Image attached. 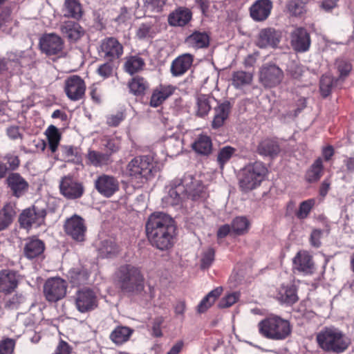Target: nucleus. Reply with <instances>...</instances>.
<instances>
[{
    "label": "nucleus",
    "instance_id": "obj_31",
    "mask_svg": "<svg viewBox=\"0 0 354 354\" xmlns=\"http://www.w3.org/2000/svg\"><path fill=\"white\" fill-rule=\"evenodd\" d=\"M44 250V243L38 239H28L26 240L24 252V255L28 259H34L41 254Z\"/></svg>",
    "mask_w": 354,
    "mask_h": 354
},
{
    "label": "nucleus",
    "instance_id": "obj_35",
    "mask_svg": "<svg viewBox=\"0 0 354 354\" xmlns=\"http://www.w3.org/2000/svg\"><path fill=\"white\" fill-rule=\"evenodd\" d=\"M277 299L281 303L288 304L295 303L298 299L295 288L293 286H281L277 294Z\"/></svg>",
    "mask_w": 354,
    "mask_h": 354
},
{
    "label": "nucleus",
    "instance_id": "obj_28",
    "mask_svg": "<svg viewBox=\"0 0 354 354\" xmlns=\"http://www.w3.org/2000/svg\"><path fill=\"white\" fill-rule=\"evenodd\" d=\"M18 280L16 273L10 270L0 272V292H10L17 286Z\"/></svg>",
    "mask_w": 354,
    "mask_h": 354
},
{
    "label": "nucleus",
    "instance_id": "obj_38",
    "mask_svg": "<svg viewBox=\"0 0 354 354\" xmlns=\"http://www.w3.org/2000/svg\"><path fill=\"white\" fill-rule=\"evenodd\" d=\"M212 98L206 95H198L196 98L195 111L198 117H204L211 110Z\"/></svg>",
    "mask_w": 354,
    "mask_h": 354
},
{
    "label": "nucleus",
    "instance_id": "obj_21",
    "mask_svg": "<svg viewBox=\"0 0 354 354\" xmlns=\"http://www.w3.org/2000/svg\"><path fill=\"white\" fill-rule=\"evenodd\" d=\"M281 39V33L272 28L262 29L257 40V46L260 48H276Z\"/></svg>",
    "mask_w": 354,
    "mask_h": 354
},
{
    "label": "nucleus",
    "instance_id": "obj_1",
    "mask_svg": "<svg viewBox=\"0 0 354 354\" xmlns=\"http://www.w3.org/2000/svg\"><path fill=\"white\" fill-rule=\"evenodd\" d=\"M176 227L168 214L157 212L151 214L146 223V232L151 244L160 250H167L174 243Z\"/></svg>",
    "mask_w": 354,
    "mask_h": 354
},
{
    "label": "nucleus",
    "instance_id": "obj_16",
    "mask_svg": "<svg viewBox=\"0 0 354 354\" xmlns=\"http://www.w3.org/2000/svg\"><path fill=\"white\" fill-rule=\"evenodd\" d=\"M283 77V71L276 65H265L260 71V82L267 87L278 85Z\"/></svg>",
    "mask_w": 354,
    "mask_h": 354
},
{
    "label": "nucleus",
    "instance_id": "obj_55",
    "mask_svg": "<svg viewBox=\"0 0 354 354\" xmlns=\"http://www.w3.org/2000/svg\"><path fill=\"white\" fill-rule=\"evenodd\" d=\"M70 274L71 282L74 285H81L86 283L89 277L88 272L85 270L78 272L74 270L70 272Z\"/></svg>",
    "mask_w": 354,
    "mask_h": 354
},
{
    "label": "nucleus",
    "instance_id": "obj_11",
    "mask_svg": "<svg viewBox=\"0 0 354 354\" xmlns=\"http://www.w3.org/2000/svg\"><path fill=\"white\" fill-rule=\"evenodd\" d=\"M60 193L68 199L80 198L84 192L82 183L75 179L72 176L62 177L59 182Z\"/></svg>",
    "mask_w": 354,
    "mask_h": 354
},
{
    "label": "nucleus",
    "instance_id": "obj_13",
    "mask_svg": "<svg viewBox=\"0 0 354 354\" xmlns=\"http://www.w3.org/2000/svg\"><path fill=\"white\" fill-rule=\"evenodd\" d=\"M86 91V84L83 79L78 75H71L64 82V92L71 101L82 100Z\"/></svg>",
    "mask_w": 354,
    "mask_h": 354
},
{
    "label": "nucleus",
    "instance_id": "obj_45",
    "mask_svg": "<svg viewBox=\"0 0 354 354\" xmlns=\"http://www.w3.org/2000/svg\"><path fill=\"white\" fill-rule=\"evenodd\" d=\"M45 134L47 137L50 151L53 153L55 152L61 140V135L58 129L54 125H50L46 130Z\"/></svg>",
    "mask_w": 354,
    "mask_h": 354
},
{
    "label": "nucleus",
    "instance_id": "obj_51",
    "mask_svg": "<svg viewBox=\"0 0 354 354\" xmlns=\"http://www.w3.org/2000/svg\"><path fill=\"white\" fill-rule=\"evenodd\" d=\"M236 149L230 146H225L221 148L217 156V161L221 169L226 162H227L232 156L235 153Z\"/></svg>",
    "mask_w": 354,
    "mask_h": 354
},
{
    "label": "nucleus",
    "instance_id": "obj_26",
    "mask_svg": "<svg viewBox=\"0 0 354 354\" xmlns=\"http://www.w3.org/2000/svg\"><path fill=\"white\" fill-rule=\"evenodd\" d=\"M294 268L305 274L313 272V263L310 255L305 251L299 252L293 259Z\"/></svg>",
    "mask_w": 354,
    "mask_h": 354
},
{
    "label": "nucleus",
    "instance_id": "obj_24",
    "mask_svg": "<svg viewBox=\"0 0 354 354\" xmlns=\"http://www.w3.org/2000/svg\"><path fill=\"white\" fill-rule=\"evenodd\" d=\"M192 12L187 8L179 7L168 16V23L171 26H184L192 19Z\"/></svg>",
    "mask_w": 354,
    "mask_h": 354
},
{
    "label": "nucleus",
    "instance_id": "obj_57",
    "mask_svg": "<svg viewBox=\"0 0 354 354\" xmlns=\"http://www.w3.org/2000/svg\"><path fill=\"white\" fill-rule=\"evenodd\" d=\"M25 301V297L21 294H17L10 298L4 300L3 305L5 308L14 309L17 308L19 305Z\"/></svg>",
    "mask_w": 354,
    "mask_h": 354
},
{
    "label": "nucleus",
    "instance_id": "obj_23",
    "mask_svg": "<svg viewBox=\"0 0 354 354\" xmlns=\"http://www.w3.org/2000/svg\"><path fill=\"white\" fill-rule=\"evenodd\" d=\"M176 87L170 84H160L153 89L150 105L152 107H158L162 104L175 91Z\"/></svg>",
    "mask_w": 354,
    "mask_h": 354
},
{
    "label": "nucleus",
    "instance_id": "obj_56",
    "mask_svg": "<svg viewBox=\"0 0 354 354\" xmlns=\"http://www.w3.org/2000/svg\"><path fill=\"white\" fill-rule=\"evenodd\" d=\"M215 252L213 248H209L205 250L201 256V268L206 269L211 266L214 261Z\"/></svg>",
    "mask_w": 354,
    "mask_h": 354
},
{
    "label": "nucleus",
    "instance_id": "obj_62",
    "mask_svg": "<svg viewBox=\"0 0 354 354\" xmlns=\"http://www.w3.org/2000/svg\"><path fill=\"white\" fill-rule=\"evenodd\" d=\"M15 346L13 339L6 338L0 344V354H12Z\"/></svg>",
    "mask_w": 354,
    "mask_h": 354
},
{
    "label": "nucleus",
    "instance_id": "obj_27",
    "mask_svg": "<svg viewBox=\"0 0 354 354\" xmlns=\"http://www.w3.org/2000/svg\"><path fill=\"white\" fill-rule=\"evenodd\" d=\"M193 57L190 54H184L178 57L171 64V72L174 76L184 74L192 66Z\"/></svg>",
    "mask_w": 354,
    "mask_h": 354
},
{
    "label": "nucleus",
    "instance_id": "obj_60",
    "mask_svg": "<svg viewBox=\"0 0 354 354\" xmlns=\"http://www.w3.org/2000/svg\"><path fill=\"white\" fill-rule=\"evenodd\" d=\"M336 66L339 73V78L342 79L348 76L352 68L351 64L343 59L337 60Z\"/></svg>",
    "mask_w": 354,
    "mask_h": 354
},
{
    "label": "nucleus",
    "instance_id": "obj_18",
    "mask_svg": "<svg viewBox=\"0 0 354 354\" xmlns=\"http://www.w3.org/2000/svg\"><path fill=\"white\" fill-rule=\"evenodd\" d=\"M272 8L271 0H256L250 8V17L254 21H264L270 15Z\"/></svg>",
    "mask_w": 354,
    "mask_h": 354
},
{
    "label": "nucleus",
    "instance_id": "obj_36",
    "mask_svg": "<svg viewBox=\"0 0 354 354\" xmlns=\"http://www.w3.org/2000/svg\"><path fill=\"white\" fill-rule=\"evenodd\" d=\"M89 163L95 167H103L111 162V154L90 150L87 153Z\"/></svg>",
    "mask_w": 354,
    "mask_h": 354
},
{
    "label": "nucleus",
    "instance_id": "obj_7",
    "mask_svg": "<svg viewBox=\"0 0 354 354\" xmlns=\"http://www.w3.org/2000/svg\"><path fill=\"white\" fill-rule=\"evenodd\" d=\"M180 185L184 187V193L187 198L192 201H203L207 197V193L201 181L191 174H186L178 179Z\"/></svg>",
    "mask_w": 354,
    "mask_h": 354
},
{
    "label": "nucleus",
    "instance_id": "obj_58",
    "mask_svg": "<svg viewBox=\"0 0 354 354\" xmlns=\"http://www.w3.org/2000/svg\"><path fill=\"white\" fill-rule=\"evenodd\" d=\"M239 298V292H232L224 297L218 303L221 308H228L235 304Z\"/></svg>",
    "mask_w": 354,
    "mask_h": 354
},
{
    "label": "nucleus",
    "instance_id": "obj_20",
    "mask_svg": "<svg viewBox=\"0 0 354 354\" xmlns=\"http://www.w3.org/2000/svg\"><path fill=\"white\" fill-rule=\"evenodd\" d=\"M100 53L105 58L116 59L122 55L123 47L116 39L109 37L102 41Z\"/></svg>",
    "mask_w": 354,
    "mask_h": 354
},
{
    "label": "nucleus",
    "instance_id": "obj_49",
    "mask_svg": "<svg viewBox=\"0 0 354 354\" xmlns=\"http://www.w3.org/2000/svg\"><path fill=\"white\" fill-rule=\"evenodd\" d=\"M156 34V28L153 22L142 23L138 28L136 35L140 39H150Z\"/></svg>",
    "mask_w": 354,
    "mask_h": 354
},
{
    "label": "nucleus",
    "instance_id": "obj_25",
    "mask_svg": "<svg viewBox=\"0 0 354 354\" xmlns=\"http://www.w3.org/2000/svg\"><path fill=\"white\" fill-rule=\"evenodd\" d=\"M60 31L71 41H76L80 39L84 33L83 28L79 24L68 21L62 23L60 26Z\"/></svg>",
    "mask_w": 354,
    "mask_h": 354
},
{
    "label": "nucleus",
    "instance_id": "obj_43",
    "mask_svg": "<svg viewBox=\"0 0 354 354\" xmlns=\"http://www.w3.org/2000/svg\"><path fill=\"white\" fill-rule=\"evenodd\" d=\"M222 292V288H216L210 291L200 302L198 306V311L200 313L206 311L216 301V299L221 295Z\"/></svg>",
    "mask_w": 354,
    "mask_h": 354
},
{
    "label": "nucleus",
    "instance_id": "obj_63",
    "mask_svg": "<svg viewBox=\"0 0 354 354\" xmlns=\"http://www.w3.org/2000/svg\"><path fill=\"white\" fill-rule=\"evenodd\" d=\"M125 118L123 111L117 112L107 117L106 122L109 126L116 127Z\"/></svg>",
    "mask_w": 354,
    "mask_h": 354
},
{
    "label": "nucleus",
    "instance_id": "obj_44",
    "mask_svg": "<svg viewBox=\"0 0 354 354\" xmlns=\"http://www.w3.org/2000/svg\"><path fill=\"white\" fill-rule=\"evenodd\" d=\"M323 161L321 158H317L311 165L306 173V180L310 183L317 182L323 174Z\"/></svg>",
    "mask_w": 354,
    "mask_h": 354
},
{
    "label": "nucleus",
    "instance_id": "obj_41",
    "mask_svg": "<svg viewBox=\"0 0 354 354\" xmlns=\"http://www.w3.org/2000/svg\"><path fill=\"white\" fill-rule=\"evenodd\" d=\"M82 15L81 5L77 0H65L64 17L79 19Z\"/></svg>",
    "mask_w": 354,
    "mask_h": 354
},
{
    "label": "nucleus",
    "instance_id": "obj_14",
    "mask_svg": "<svg viewBox=\"0 0 354 354\" xmlns=\"http://www.w3.org/2000/svg\"><path fill=\"white\" fill-rule=\"evenodd\" d=\"M64 230L67 235L73 240L79 242L84 241L86 226L84 220L78 215H73L66 219L64 223Z\"/></svg>",
    "mask_w": 354,
    "mask_h": 354
},
{
    "label": "nucleus",
    "instance_id": "obj_9",
    "mask_svg": "<svg viewBox=\"0 0 354 354\" xmlns=\"http://www.w3.org/2000/svg\"><path fill=\"white\" fill-rule=\"evenodd\" d=\"M46 211L38 205L26 208L21 213L19 222L21 227L29 229L33 226L38 227L44 223Z\"/></svg>",
    "mask_w": 354,
    "mask_h": 354
},
{
    "label": "nucleus",
    "instance_id": "obj_19",
    "mask_svg": "<svg viewBox=\"0 0 354 354\" xmlns=\"http://www.w3.org/2000/svg\"><path fill=\"white\" fill-rule=\"evenodd\" d=\"M40 47L46 55H56L62 51L63 41L62 38L53 33L43 36L40 39Z\"/></svg>",
    "mask_w": 354,
    "mask_h": 354
},
{
    "label": "nucleus",
    "instance_id": "obj_5",
    "mask_svg": "<svg viewBox=\"0 0 354 354\" xmlns=\"http://www.w3.org/2000/svg\"><path fill=\"white\" fill-rule=\"evenodd\" d=\"M153 168V159L149 156H138L131 160L126 166L124 175L132 183L140 186L151 176Z\"/></svg>",
    "mask_w": 354,
    "mask_h": 354
},
{
    "label": "nucleus",
    "instance_id": "obj_59",
    "mask_svg": "<svg viewBox=\"0 0 354 354\" xmlns=\"http://www.w3.org/2000/svg\"><path fill=\"white\" fill-rule=\"evenodd\" d=\"M114 69V65L111 62H106L99 66L97 73L100 77L106 79L113 75Z\"/></svg>",
    "mask_w": 354,
    "mask_h": 354
},
{
    "label": "nucleus",
    "instance_id": "obj_34",
    "mask_svg": "<svg viewBox=\"0 0 354 354\" xmlns=\"http://www.w3.org/2000/svg\"><path fill=\"white\" fill-rule=\"evenodd\" d=\"M185 43L193 48H203L209 45V38L207 33L196 31L187 37Z\"/></svg>",
    "mask_w": 354,
    "mask_h": 354
},
{
    "label": "nucleus",
    "instance_id": "obj_64",
    "mask_svg": "<svg viewBox=\"0 0 354 354\" xmlns=\"http://www.w3.org/2000/svg\"><path fill=\"white\" fill-rule=\"evenodd\" d=\"M322 235V231L320 230H313L310 235V242L312 245L314 247L318 248L321 245V237Z\"/></svg>",
    "mask_w": 354,
    "mask_h": 354
},
{
    "label": "nucleus",
    "instance_id": "obj_8",
    "mask_svg": "<svg viewBox=\"0 0 354 354\" xmlns=\"http://www.w3.org/2000/svg\"><path fill=\"white\" fill-rule=\"evenodd\" d=\"M74 299L76 308L82 313L92 311L98 306L97 294L90 288L84 287L77 290Z\"/></svg>",
    "mask_w": 354,
    "mask_h": 354
},
{
    "label": "nucleus",
    "instance_id": "obj_53",
    "mask_svg": "<svg viewBox=\"0 0 354 354\" xmlns=\"http://www.w3.org/2000/svg\"><path fill=\"white\" fill-rule=\"evenodd\" d=\"M315 204V201L313 198L301 202L299 205V209L296 212L297 217L299 219L307 218Z\"/></svg>",
    "mask_w": 354,
    "mask_h": 354
},
{
    "label": "nucleus",
    "instance_id": "obj_61",
    "mask_svg": "<svg viewBox=\"0 0 354 354\" xmlns=\"http://www.w3.org/2000/svg\"><path fill=\"white\" fill-rule=\"evenodd\" d=\"M145 6L154 12H160L167 0H143Z\"/></svg>",
    "mask_w": 354,
    "mask_h": 354
},
{
    "label": "nucleus",
    "instance_id": "obj_6",
    "mask_svg": "<svg viewBox=\"0 0 354 354\" xmlns=\"http://www.w3.org/2000/svg\"><path fill=\"white\" fill-rule=\"evenodd\" d=\"M267 169L261 162L247 165L240 172L239 183L242 191L248 192L257 188L263 180Z\"/></svg>",
    "mask_w": 354,
    "mask_h": 354
},
{
    "label": "nucleus",
    "instance_id": "obj_17",
    "mask_svg": "<svg viewBox=\"0 0 354 354\" xmlns=\"http://www.w3.org/2000/svg\"><path fill=\"white\" fill-rule=\"evenodd\" d=\"M310 35L304 28H297L290 34V44L296 52H306L310 48Z\"/></svg>",
    "mask_w": 354,
    "mask_h": 354
},
{
    "label": "nucleus",
    "instance_id": "obj_12",
    "mask_svg": "<svg viewBox=\"0 0 354 354\" xmlns=\"http://www.w3.org/2000/svg\"><path fill=\"white\" fill-rule=\"evenodd\" d=\"M185 197L184 187L180 185L178 179H176L166 187V194L162 198V205L164 207L179 206Z\"/></svg>",
    "mask_w": 354,
    "mask_h": 354
},
{
    "label": "nucleus",
    "instance_id": "obj_42",
    "mask_svg": "<svg viewBox=\"0 0 354 354\" xmlns=\"http://www.w3.org/2000/svg\"><path fill=\"white\" fill-rule=\"evenodd\" d=\"M165 145L167 153L169 156H176L183 150V140L175 136L168 138Z\"/></svg>",
    "mask_w": 354,
    "mask_h": 354
},
{
    "label": "nucleus",
    "instance_id": "obj_54",
    "mask_svg": "<svg viewBox=\"0 0 354 354\" xmlns=\"http://www.w3.org/2000/svg\"><path fill=\"white\" fill-rule=\"evenodd\" d=\"M333 78L329 75H324L320 80V92L322 96L327 97L331 91L333 86Z\"/></svg>",
    "mask_w": 354,
    "mask_h": 354
},
{
    "label": "nucleus",
    "instance_id": "obj_39",
    "mask_svg": "<svg viewBox=\"0 0 354 354\" xmlns=\"http://www.w3.org/2000/svg\"><path fill=\"white\" fill-rule=\"evenodd\" d=\"M193 149L199 154L208 155L212 149V140L207 136H200L192 144Z\"/></svg>",
    "mask_w": 354,
    "mask_h": 354
},
{
    "label": "nucleus",
    "instance_id": "obj_46",
    "mask_svg": "<svg viewBox=\"0 0 354 354\" xmlns=\"http://www.w3.org/2000/svg\"><path fill=\"white\" fill-rule=\"evenodd\" d=\"M128 86L130 92L135 95L144 94L149 87L147 82L143 77L139 76L133 77L131 81L129 82Z\"/></svg>",
    "mask_w": 354,
    "mask_h": 354
},
{
    "label": "nucleus",
    "instance_id": "obj_37",
    "mask_svg": "<svg viewBox=\"0 0 354 354\" xmlns=\"http://www.w3.org/2000/svg\"><path fill=\"white\" fill-rule=\"evenodd\" d=\"M119 252L118 245L112 239L102 241L98 246L99 255L102 258H111Z\"/></svg>",
    "mask_w": 354,
    "mask_h": 354
},
{
    "label": "nucleus",
    "instance_id": "obj_29",
    "mask_svg": "<svg viewBox=\"0 0 354 354\" xmlns=\"http://www.w3.org/2000/svg\"><path fill=\"white\" fill-rule=\"evenodd\" d=\"M230 109L229 102H224L214 109V116L212 124L214 129H218L223 125L225 121L228 118Z\"/></svg>",
    "mask_w": 354,
    "mask_h": 354
},
{
    "label": "nucleus",
    "instance_id": "obj_52",
    "mask_svg": "<svg viewBox=\"0 0 354 354\" xmlns=\"http://www.w3.org/2000/svg\"><path fill=\"white\" fill-rule=\"evenodd\" d=\"M10 9H5L0 14V30L6 33H10L13 21L10 17Z\"/></svg>",
    "mask_w": 354,
    "mask_h": 354
},
{
    "label": "nucleus",
    "instance_id": "obj_15",
    "mask_svg": "<svg viewBox=\"0 0 354 354\" xmlns=\"http://www.w3.org/2000/svg\"><path fill=\"white\" fill-rule=\"evenodd\" d=\"M119 181L113 176L101 174L95 180V187L103 196L109 198L119 189Z\"/></svg>",
    "mask_w": 354,
    "mask_h": 354
},
{
    "label": "nucleus",
    "instance_id": "obj_2",
    "mask_svg": "<svg viewBox=\"0 0 354 354\" xmlns=\"http://www.w3.org/2000/svg\"><path fill=\"white\" fill-rule=\"evenodd\" d=\"M113 279L124 292L138 293L144 289V277L140 270L130 264L118 267L114 273Z\"/></svg>",
    "mask_w": 354,
    "mask_h": 354
},
{
    "label": "nucleus",
    "instance_id": "obj_47",
    "mask_svg": "<svg viewBox=\"0 0 354 354\" xmlns=\"http://www.w3.org/2000/svg\"><path fill=\"white\" fill-rule=\"evenodd\" d=\"M145 66V61L138 56H131L127 59L124 64L125 71L130 75L139 72Z\"/></svg>",
    "mask_w": 354,
    "mask_h": 354
},
{
    "label": "nucleus",
    "instance_id": "obj_4",
    "mask_svg": "<svg viewBox=\"0 0 354 354\" xmlns=\"http://www.w3.org/2000/svg\"><path fill=\"white\" fill-rule=\"evenodd\" d=\"M258 329L263 337L272 340H283L291 333L289 321L274 315L259 322Z\"/></svg>",
    "mask_w": 354,
    "mask_h": 354
},
{
    "label": "nucleus",
    "instance_id": "obj_50",
    "mask_svg": "<svg viewBox=\"0 0 354 354\" xmlns=\"http://www.w3.org/2000/svg\"><path fill=\"white\" fill-rule=\"evenodd\" d=\"M286 8L292 16H301L306 12V4L301 0H288Z\"/></svg>",
    "mask_w": 354,
    "mask_h": 354
},
{
    "label": "nucleus",
    "instance_id": "obj_32",
    "mask_svg": "<svg viewBox=\"0 0 354 354\" xmlns=\"http://www.w3.org/2000/svg\"><path fill=\"white\" fill-rule=\"evenodd\" d=\"M253 75L250 72L237 71L232 74V85L236 89H243L252 84Z\"/></svg>",
    "mask_w": 354,
    "mask_h": 354
},
{
    "label": "nucleus",
    "instance_id": "obj_48",
    "mask_svg": "<svg viewBox=\"0 0 354 354\" xmlns=\"http://www.w3.org/2000/svg\"><path fill=\"white\" fill-rule=\"evenodd\" d=\"M250 222L245 216L236 217L232 222V232L236 235H243L248 232Z\"/></svg>",
    "mask_w": 354,
    "mask_h": 354
},
{
    "label": "nucleus",
    "instance_id": "obj_10",
    "mask_svg": "<svg viewBox=\"0 0 354 354\" xmlns=\"http://www.w3.org/2000/svg\"><path fill=\"white\" fill-rule=\"evenodd\" d=\"M67 283L59 277L48 279L44 286V294L47 301L56 302L66 295Z\"/></svg>",
    "mask_w": 354,
    "mask_h": 354
},
{
    "label": "nucleus",
    "instance_id": "obj_3",
    "mask_svg": "<svg viewBox=\"0 0 354 354\" xmlns=\"http://www.w3.org/2000/svg\"><path fill=\"white\" fill-rule=\"evenodd\" d=\"M316 340L324 351L335 353L344 352L351 344L346 334L335 326L323 328L317 334Z\"/></svg>",
    "mask_w": 354,
    "mask_h": 354
},
{
    "label": "nucleus",
    "instance_id": "obj_33",
    "mask_svg": "<svg viewBox=\"0 0 354 354\" xmlns=\"http://www.w3.org/2000/svg\"><path fill=\"white\" fill-rule=\"evenodd\" d=\"M133 333V330L129 327L118 326L111 333L110 339L115 344L122 345L129 339Z\"/></svg>",
    "mask_w": 354,
    "mask_h": 354
},
{
    "label": "nucleus",
    "instance_id": "obj_30",
    "mask_svg": "<svg viewBox=\"0 0 354 354\" xmlns=\"http://www.w3.org/2000/svg\"><path fill=\"white\" fill-rule=\"evenodd\" d=\"M17 212L15 205L8 203L0 209V232L6 230L12 223Z\"/></svg>",
    "mask_w": 354,
    "mask_h": 354
},
{
    "label": "nucleus",
    "instance_id": "obj_22",
    "mask_svg": "<svg viewBox=\"0 0 354 354\" xmlns=\"http://www.w3.org/2000/svg\"><path fill=\"white\" fill-rule=\"evenodd\" d=\"M8 187L17 198L23 196L28 189V182L18 173H12L7 178Z\"/></svg>",
    "mask_w": 354,
    "mask_h": 354
},
{
    "label": "nucleus",
    "instance_id": "obj_40",
    "mask_svg": "<svg viewBox=\"0 0 354 354\" xmlns=\"http://www.w3.org/2000/svg\"><path fill=\"white\" fill-rule=\"evenodd\" d=\"M257 151L262 156H273L279 152V147L275 141L265 139L259 144Z\"/></svg>",
    "mask_w": 354,
    "mask_h": 354
}]
</instances>
